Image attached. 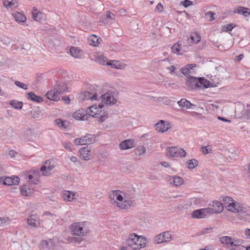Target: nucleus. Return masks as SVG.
<instances>
[{"mask_svg":"<svg viewBox=\"0 0 250 250\" xmlns=\"http://www.w3.org/2000/svg\"><path fill=\"white\" fill-rule=\"evenodd\" d=\"M134 194L131 191L113 190L110 195L112 204L121 209H127L132 206Z\"/></svg>","mask_w":250,"mask_h":250,"instance_id":"obj_1","label":"nucleus"},{"mask_svg":"<svg viewBox=\"0 0 250 250\" xmlns=\"http://www.w3.org/2000/svg\"><path fill=\"white\" fill-rule=\"evenodd\" d=\"M221 201L224 203L227 210L234 213H248L249 209L241 204L234 200L232 197L223 196L220 197Z\"/></svg>","mask_w":250,"mask_h":250,"instance_id":"obj_2","label":"nucleus"},{"mask_svg":"<svg viewBox=\"0 0 250 250\" xmlns=\"http://www.w3.org/2000/svg\"><path fill=\"white\" fill-rule=\"evenodd\" d=\"M125 242L126 246L131 250H140L146 247L147 239L143 235L131 232L127 236Z\"/></svg>","mask_w":250,"mask_h":250,"instance_id":"obj_3","label":"nucleus"},{"mask_svg":"<svg viewBox=\"0 0 250 250\" xmlns=\"http://www.w3.org/2000/svg\"><path fill=\"white\" fill-rule=\"evenodd\" d=\"M71 233L77 236H86L90 231L89 223L87 221L76 222L69 226Z\"/></svg>","mask_w":250,"mask_h":250,"instance_id":"obj_4","label":"nucleus"},{"mask_svg":"<svg viewBox=\"0 0 250 250\" xmlns=\"http://www.w3.org/2000/svg\"><path fill=\"white\" fill-rule=\"evenodd\" d=\"M220 242L225 245L229 250H244L243 245V241L229 236H224L220 238Z\"/></svg>","mask_w":250,"mask_h":250,"instance_id":"obj_5","label":"nucleus"},{"mask_svg":"<svg viewBox=\"0 0 250 250\" xmlns=\"http://www.w3.org/2000/svg\"><path fill=\"white\" fill-rule=\"evenodd\" d=\"M103 105L94 104L89 107L87 110L88 116L98 118L99 122L103 123L108 117L107 112L104 109Z\"/></svg>","mask_w":250,"mask_h":250,"instance_id":"obj_6","label":"nucleus"},{"mask_svg":"<svg viewBox=\"0 0 250 250\" xmlns=\"http://www.w3.org/2000/svg\"><path fill=\"white\" fill-rule=\"evenodd\" d=\"M102 103L107 105H113L118 102V93L115 91L108 90L101 95Z\"/></svg>","mask_w":250,"mask_h":250,"instance_id":"obj_7","label":"nucleus"},{"mask_svg":"<svg viewBox=\"0 0 250 250\" xmlns=\"http://www.w3.org/2000/svg\"><path fill=\"white\" fill-rule=\"evenodd\" d=\"M167 154L170 157H185L187 153L183 148L176 146L168 147L166 149Z\"/></svg>","mask_w":250,"mask_h":250,"instance_id":"obj_8","label":"nucleus"},{"mask_svg":"<svg viewBox=\"0 0 250 250\" xmlns=\"http://www.w3.org/2000/svg\"><path fill=\"white\" fill-rule=\"evenodd\" d=\"M154 127L158 132L163 133L171 128V124L169 121L161 120L154 125Z\"/></svg>","mask_w":250,"mask_h":250,"instance_id":"obj_9","label":"nucleus"},{"mask_svg":"<svg viewBox=\"0 0 250 250\" xmlns=\"http://www.w3.org/2000/svg\"><path fill=\"white\" fill-rule=\"evenodd\" d=\"M55 167L54 163L52 160H47L41 168L40 170L42 172V175L44 176H48L51 175L52 170Z\"/></svg>","mask_w":250,"mask_h":250,"instance_id":"obj_10","label":"nucleus"},{"mask_svg":"<svg viewBox=\"0 0 250 250\" xmlns=\"http://www.w3.org/2000/svg\"><path fill=\"white\" fill-rule=\"evenodd\" d=\"M173 240V237L169 231H165L156 235L154 238L156 244H162L168 242Z\"/></svg>","mask_w":250,"mask_h":250,"instance_id":"obj_11","label":"nucleus"},{"mask_svg":"<svg viewBox=\"0 0 250 250\" xmlns=\"http://www.w3.org/2000/svg\"><path fill=\"white\" fill-rule=\"evenodd\" d=\"M209 211H210V209H208V208L198 209L192 212L191 216L194 219L204 218L210 215Z\"/></svg>","mask_w":250,"mask_h":250,"instance_id":"obj_12","label":"nucleus"},{"mask_svg":"<svg viewBox=\"0 0 250 250\" xmlns=\"http://www.w3.org/2000/svg\"><path fill=\"white\" fill-rule=\"evenodd\" d=\"M61 196L63 201L68 202H73L77 199V193L72 191L63 190Z\"/></svg>","mask_w":250,"mask_h":250,"instance_id":"obj_13","label":"nucleus"},{"mask_svg":"<svg viewBox=\"0 0 250 250\" xmlns=\"http://www.w3.org/2000/svg\"><path fill=\"white\" fill-rule=\"evenodd\" d=\"M199 78L193 76H187L186 85L189 89H196L198 88Z\"/></svg>","mask_w":250,"mask_h":250,"instance_id":"obj_14","label":"nucleus"},{"mask_svg":"<svg viewBox=\"0 0 250 250\" xmlns=\"http://www.w3.org/2000/svg\"><path fill=\"white\" fill-rule=\"evenodd\" d=\"M224 203L222 204L221 202L215 201L212 202L211 208L208 207V209H210L209 212L210 215L214 213H220L224 210Z\"/></svg>","mask_w":250,"mask_h":250,"instance_id":"obj_15","label":"nucleus"},{"mask_svg":"<svg viewBox=\"0 0 250 250\" xmlns=\"http://www.w3.org/2000/svg\"><path fill=\"white\" fill-rule=\"evenodd\" d=\"M79 153L80 157L85 161H89L92 159L91 148L87 146L81 148Z\"/></svg>","mask_w":250,"mask_h":250,"instance_id":"obj_16","label":"nucleus"},{"mask_svg":"<svg viewBox=\"0 0 250 250\" xmlns=\"http://www.w3.org/2000/svg\"><path fill=\"white\" fill-rule=\"evenodd\" d=\"M167 179L169 184L174 187H180L184 183V180L182 177L176 175H168L167 176Z\"/></svg>","mask_w":250,"mask_h":250,"instance_id":"obj_17","label":"nucleus"},{"mask_svg":"<svg viewBox=\"0 0 250 250\" xmlns=\"http://www.w3.org/2000/svg\"><path fill=\"white\" fill-rule=\"evenodd\" d=\"M20 181L18 177H6L4 178L0 177V182H2L4 185H17L20 183Z\"/></svg>","mask_w":250,"mask_h":250,"instance_id":"obj_18","label":"nucleus"},{"mask_svg":"<svg viewBox=\"0 0 250 250\" xmlns=\"http://www.w3.org/2000/svg\"><path fill=\"white\" fill-rule=\"evenodd\" d=\"M107 65L111 66V67L117 69L124 70L127 66L126 64L118 60H110L107 63Z\"/></svg>","mask_w":250,"mask_h":250,"instance_id":"obj_19","label":"nucleus"},{"mask_svg":"<svg viewBox=\"0 0 250 250\" xmlns=\"http://www.w3.org/2000/svg\"><path fill=\"white\" fill-rule=\"evenodd\" d=\"M57 87H55L53 89H51L46 94V97L50 100L54 101H58L60 100V96L61 95L57 89Z\"/></svg>","mask_w":250,"mask_h":250,"instance_id":"obj_20","label":"nucleus"},{"mask_svg":"<svg viewBox=\"0 0 250 250\" xmlns=\"http://www.w3.org/2000/svg\"><path fill=\"white\" fill-rule=\"evenodd\" d=\"M32 16L34 20L40 22L45 19V15L36 7H33L32 12Z\"/></svg>","mask_w":250,"mask_h":250,"instance_id":"obj_21","label":"nucleus"},{"mask_svg":"<svg viewBox=\"0 0 250 250\" xmlns=\"http://www.w3.org/2000/svg\"><path fill=\"white\" fill-rule=\"evenodd\" d=\"M27 223L32 227L37 228L40 224L39 218L35 214H31L27 218Z\"/></svg>","mask_w":250,"mask_h":250,"instance_id":"obj_22","label":"nucleus"},{"mask_svg":"<svg viewBox=\"0 0 250 250\" xmlns=\"http://www.w3.org/2000/svg\"><path fill=\"white\" fill-rule=\"evenodd\" d=\"M40 172L38 170H33L27 175L28 182L33 184H38L39 182Z\"/></svg>","mask_w":250,"mask_h":250,"instance_id":"obj_23","label":"nucleus"},{"mask_svg":"<svg viewBox=\"0 0 250 250\" xmlns=\"http://www.w3.org/2000/svg\"><path fill=\"white\" fill-rule=\"evenodd\" d=\"M88 115L84 109H79L74 112L73 114V117L77 120H87Z\"/></svg>","mask_w":250,"mask_h":250,"instance_id":"obj_24","label":"nucleus"},{"mask_svg":"<svg viewBox=\"0 0 250 250\" xmlns=\"http://www.w3.org/2000/svg\"><path fill=\"white\" fill-rule=\"evenodd\" d=\"M134 146V140L133 139L125 140L119 144L121 150H125L133 148Z\"/></svg>","mask_w":250,"mask_h":250,"instance_id":"obj_25","label":"nucleus"},{"mask_svg":"<svg viewBox=\"0 0 250 250\" xmlns=\"http://www.w3.org/2000/svg\"><path fill=\"white\" fill-rule=\"evenodd\" d=\"M70 55L74 58H81L83 55V51L79 47L71 46L69 49Z\"/></svg>","mask_w":250,"mask_h":250,"instance_id":"obj_26","label":"nucleus"},{"mask_svg":"<svg viewBox=\"0 0 250 250\" xmlns=\"http://www.w3.org/2000/svg\"><path fill=\"white\" fill-rule=\"evenodd\" d=\"M199 86L198 88H206L210 87H215L217 86V84H213L212 83L208 81L207 80L202 78H199Z\"/></svg>","mask_w":250,"mask_h":250,"instance_id":"obj_27","label":"nucleus"},{"mask_svg":"<svg viewBox=\"0 0 250 250\" xmlns=\"http://www.w3.org/2000/svg\"><path fill=\"white\" fill-rule=\"evenodd\" d=\"M146 151V147L144 146H139L134 149V156L136 158L140 159L145 156Z\"/></svg>","mask_w":250,"mask_h":250,"instance_id":"obj_28","label":"nucleus"},{"mask_svg":"<svg viewBox=\"0 0 250 250\" xmlns=\"http://www.w3.org/2000/svg\"><path fill=\"white\" fill-rule=\"evenodd\" d=\"M88 43L90 45L94 46H98L102 42V39L95 35L89 36L88 39Z\"/></svg>","mask_w":250,"mask_h":250,"instance_id":"obj_29","label":"nucleus"},{"mask_svg":"<svg viewBox=\"0 0 250 250\" xmlns=\"http://www.w3.org/2000/svg\"><path fill=\"white\" fill-rule=\"evenodd\" d=\"M3 4L7 9H13L18 7L17 0H3Z\"/></svg>","mask_w":250,"mask_h":250,"instance_id":"obj_30","label":"nucleus"},{"mask_svg":"<svg viewBox=\"0 0 250 250\" xmlns=\"http://www.w3.org/2000/svg\"><path fill=\"white\" fill-rule=\"evenodd\" d=\"M20 191L22 195L24 196H30L33 193V189L25 185L21 188Z\"/></svg>","mask_w":250,"mask_h":250,"instance_id":"obj_31","label":"nucleus"},{"mask_svg":"<svg viewBox=\"0 0 250 250\" xmlns=\"http://www.w3.org/2000/svg\"><path fill=\"white\" fill-rule=\"evenodd\" d=\"M15 21L19 22H24L26 21V16L22 13L16 12L12 14Z\"/></svg>","mask_w":250,"mask_h":250,"instance_id":"obj_32","label":"nucleus"},{"mask_svg":"<svg viewBox=\"0 0 250 250\" xmlns=\"http://www.w3.org/2000/svg\"><path fill=\"white\" fill-rule=\"evenodd\" d=\"M234 12L241 14L245 17H248L250 15V9L247 7L239 6L235 9Z\"/></svg>","mask_w":250,"mask_h":250,"instance_id":"obj_33","label":"nucleus"},{"mask_svg":"<svg viewBox=\"0 0 250 250\" xmlns=\"http://www.w3.org/2000/svg\"><path fill=\"white\" fill-rule=\"evenodd\" d=\"M115 15L110 11H107L106 15L104 16H103L100 21L107 23L110 21H113L115 20Z\"/></svg>","mask_w":250,"mask_h":250,"instance_id":"obj_34","label":"nucleus"},{"mask_svg":"<svg viewBox=\"0 0 250 250\" xmlns=\"http://www.w3.org/2000/svg\"><path fill=\"white\" fill-rule=\"evenodd\" d=\"M55 125L61 129H65L69 126V123L66 120L57 119L54 120Z\"/></svg>","mask_w":250,"mask_h":250,"instance_id":"obj_35","label":"nucleus"},{"mask_svg":"<svg viewBox=\"0 0 250 250\" xmlns=\"http://www.w3.org/2000/svg\"><path fill=\"white\" fill-rule=\"evenodd\" d=\"M26 97L28 99L36 103H41L43 101L41 97L37 96L32 92L28 93Z\"/></svg>","mask_w":250,"mask_h":250,"instance_id":"obj_36","label":"nucleus"},{"mask_svg":"<svg viewBox=\"0 0 250 250\" xmlns=\"http://www.w3.org/2000/svg\"><path fill=\"white\" fill-rule=\"evenodd\" d=\"M181 43L180 42H178L175 43L171 48V51L173 53L177 55H182L183 53L181 52L182 49Z\"/></svg>","mask_w":250,"mask_h":250,"instance_id":"obj_37","label":"nucleus"},{"mask_svg":"<svg viewBox=\"0 0 250 250\" xmlns=\"http://www.w3.org/2000/svg\"><path fill=\"white\" fill-rule=\"evenodd\" d=\"M188 40L190 42L197 44L200 41L201 37L197 33H193L190 34V37Z\"/></svg>","mask_w":250,"mask_h":250,"instance_id":"obj_38","label":"nucleus"},{"mask_svg":"<svg viewBox=\"0 0 250 250\" xmlns=\"http://www.w3.org/2000/svg\"><path fill=\"white\" fill-rule=\"evenodd\" d=\"M55 87H57V89L60 95H62L66 92L68 89L67 85L63 83L57 84L55 85Z\"/></svg>","mask_w":250,"mask_h":250,"instance_id":"obj_39","label":"nucleus"},{"mask_svg":"<svg viewBox=\"0 0 250 250\" xmlns=\"http://www.w3.org/2000/svg\"><path fill=\"white\" fill-rule=\"evenodd\" d=\"M179 105L183 108L188 109L190 108L191 106H194V104L190 103L186 99H182L178 102Z\"/></svg>","mask_w":250,"mask_h":250,"instance_id":"obj_40","label":"nucleus"},{"mask_svg":"<svg viewBox=\"0 0 250 250\" xmlns=\"http://www.w3.org/2000/svg\"><path fill=\"white\" fill-rule=\"evenodd\" d=\"M194 66H195V65L193 64L187 65L185 67L182 68L181 71L182 74L187 77L190 76L189 74L191 73V70H192Z\"/></svg>","mask_w":250,"mask_h":250,"instance_id":"obj_41","label":"nucleus"},{"mask_svg":"<svg viewBox=\"0 0 250 250\" xmlns=\"http://www.w3.org/2000/svg\"><path fill=\"white\" fill-rule=\"evenodd\" d=\"M83 100H90L91 101L97 100L98 95L96 93L92 94L89 92H85L83 93Z\"/></svg>","mask_w":250,"mask_h":250,"instance_id":"obj_42","label":"nucleus"},{"mask_svg":"<svg viewBox=\"0 0 250 250\" xmlns=\"http://www.w3.org/2000/svg\"><path fill=\"white\" fill-rule=\"evenodd\" d=\"M187 167L189 169H192L198 165V162L196 159H191L186 163Z\"/></svg>","mask_w":250,"mask_h":250,"instance_id":"obj_43","label":"nucleus"},{"mask_svg":"<svg viewBox=\"0 0 250 250\" xmlns=\"http://www.w3.org/2000/svg\"><path fill=\"white\" fill-rule=\"evenodd\" d=\"M95 61L98 63L102 65H107V63L109 62L107 58L103 55L97 56L95 58Z\"/></svg>","mask_w":250,"mask_h":250,"instance_id":"obj_44","label":"nucleus"},{"mask_svg":"<svg viewBox=\"0 0 250 250\" xmlns=\"http://www.w3.org/2000/svg\"><path fill=\"white\" fill-rule=\"evenodd\" d=\"M10 104L15 109H21L23 106L22 102H19L16 100H12L10 102Z\"/></svg>","mask_w":250,"mask_h":250,"instance_id":"obj_45","label":"nucleus"},{"mask_svg":"<svg viewBox=\"0 0 250 250\" xmlns=\"http://www.w3.org/2000/svg\"><path fill=\"white\" fill-rule=\"evenodd\" d=\"M86 145L94 143L96 141V136L91 134H87L84 136Z\"/></svg>","mask_w":250,"mask_h":250,"instance_id":"obj_46","label":"nucleus"},{"mask_svg":"<svg viewBox=\"0 0 250 250\" xmlns=\"http://www.w3.org/2000/svg\"><path fill=\"white\" fill-rule=\"evenodd\" d=\"M235 27V25L232 23L226 24L222 26L221 31L223 32L230 31Z\"/></svg>","mask_w":250,"mask_h":250,"instance_id":"obj_47","label":"nucleus"},{"mask_svg":"<svg viewBox=\"0 0 250 250\" xmlns=\"http://www.w3.org/2000/svg\"><path fill=\"white\" fill-rule=\"evenodd\" d=\"M74 143L76 145H85L86 142L85 141L84 137L83 136L81 138H76L74 140Z\"/></svg>","mask_w":250,"mask_h":250,"instance_id":"obj_48","label":"nucleus"},{"mask_svg":"<svg viewBox=\"0 0 250 250\" xmlns=\"http://www.w3.org/2000/svg\"><path fill=\"white\" fill-rule=\"evenodd\" d=\"M215 13L212 12H208L206 13L205 18L208 21H211L214 20Z\"/></svg>","mask_w":250,"mask_h":250,"instance_id":"obj_49","label":"nucleus"},{"mask_svg":"<svg viewBox=\"0 0 250 250\" xmlns=\"http://www.w3.org/2000/svg\"><path fill=\"white\" fill-rule=\"evenodd\" d=\"M10 219L8 217H0V226L9 224L10 222Z\"/></svg>","mask_w":250,"mask_h":250,"instance_id":"obj_50","label":"nucleus"},{"mask_svg":"<svg viewBox=\"0 0 250 250\" xmlns=\"http://www.w3.org/2000/svg\"><path fill=\"white\" fill-rule=\"evenodd\" d=\"M219 103H220V102L218 101L215 102L214 103L209 104L208 105V108L210 109H211L213 111L217 110L219 107Z\"/></svg>","mask_w":250,"mask_h":250,"instance_id":"obj_51","label":"nucleus"},{"mask_svg":"<svg viewBox=\"0 0 250 250\" xmlns=\"http://www.w3.org/2000/svg\"><path fill=\"white\" fill-rule=\"evenodd\" d=\"M15 84L18 87L23 89L26 90L28 89V85L26 84L21 83V82L16 81L15 82Z\"/></svg>","mask_w":250,"mask_h":250,"instance_id":"obj_52","label":"nucleus"},{"mask_svg":"<svg viewBox=\"0 0 250 250\" xmlns=\"http://www.w3.org/2000/svg\"><path fill=\"white\" fill-rule=\"evenodd\" d=\"M41 248L43 249H49V242L46 240H42L41 243Z\"/></svg>","mask_w":250,"mask_h":250,"instance_id":"obj_53","label":"nucleus"},{"mask_svg":"<svg viewBox=\"0 0 250 250\" xmlns=\"http://www.w3.org/2000/svg\"><path fill=\"white\" fill-rule=\"evenodd\" d=\"M164 9L163 5L161 3H159L155 8V12L160 13Z\"/></svg>","mask_w":250,"mask_h":250,"instance_id":"obj_54","label":"nucleus"},{"mask_svg":"<svg viewBox=\"0 0 250 250\" xmlns=\"http://www.w3.org/2000/svg\"><path fill=\"white\" fill-rule=\"evenodd\" d=\"M31 115L34 119L38 118L40 117V113L38 110H34L31 111Z\"/></svg>","mask_w":250,"mask_h":250,"instance_id":"obj_55","label":"nucleus"},{"mask_svg":"<svg viewBox=\"0 0 250 250\" xmlns=\"http://www.w3.org/2000/svg\"><path fill=\"white\" fill-rule=\"evenodd\" d=\"M64 147L69 151H71L72 149L71 146V144L69 142H64L63 144Z\"/></svg>","mask_w":250,"mask_h":250,"instance_id":"obj_56","label":"nucleus"},{"mask_svg":"<svg viewBox=\"0 0 250 250\" xmlns=\"http://www.w3.org/2000/svg\"><path fill=\"white\" fill-rule=\"evenodd\" d=\"M202 151L204 154H207L210 152L211 149L208 148V146H204L202 148Z\"/></svg>","mask_w":250,"mask_h":250,"instance_id":"obj_57","label":"nucleus"},{"mask_svg":"<svg viewBox=\"0 0 250 250\" xmlns=\"http://www.w3.org/2000/svg\"><path fill=\"white\" fill-rule=\"evenodd\" d=\"M182 4L184 7H187L190 5H192V2L188 0H185L182 2Z\"/></svg>","mask_w":250,"mask_h":250,"instance_id":"obj_58","label":"nucleus"},{"mask_svg":"<svg viewBox=\"0 0 250 250\" xmlns=\"http://www.w3.org/2000/svg\"><path fill=\"white\" fill-rule=\"evenodd\" d=\"M17 154V152L14 150H11L8 152V155L11 158H14Z\"/></svg>","mask_w":250,"mask_h":250,"instance_id":"obj_59","label":"nucleus"},{"mask_svg":"<svg viewBox=\"0 0 250 250\" xmlns=\"http://www.w3.org/2000/svg\"><path fill=\"white\" fill-rule=\"evenodd\" d=\"M190 115L191 116H193L195 117L196 118H198L199 119H201V118H203V116L201 115V114L198 113L196 112H191L190 113Z\"/></svg>","mask_w":250,"mask_h":250,"instance_id":"obj_60","label":"nucleus"},{"mask_svg":"<svg viewBox=\"0 0 250 250\" xmlns=\"http://www.w3.org/2000/svg\"><path fill=\"white\" fill-rule=\"evenodd\" d=\"M244 234L247 239H250V229H246L244 231Z\"/></svg>","mask_w":250,"mask_h":250,"instance_id":"obj_61","label":"nucleus"},{"mask_svg":"<svg viewBox=\"0 0 250 250\" xmlns=\"http://www.w3.org/2000/svg\"><path fill=\"white\" fill-rule=\"evenodd\" d=\"M167 69L168 70L170 73H172L174 72L175 67L173 65H170L167 67Z\"/></svg>","mask_w":250,"mask_h":250,"instance_id":"obj_62","label":"nucleus"},{"mask_svg":"<svg viewBox=\"0 0 250 250\" xmlns=\"http://www.w3.org/2000/svg\"><path fill=\"white\" fill-rule=\"evenodd\" d=\"M62 100L65 102L66 104H69L70 100L69 97L64 96L62 97Z\"/></svg>","mask_w":250,"mask_h":250,"instance_id":"obj_63","label":"nucleus"},{"mask_svg":"<svg viewBox=\"0 0 250 250\" xmlns=\"http://www.w3.org/2000/svg\"><path fill=\"white\" fill-rule=\"evenodd\" d=\"M161 165L164 167H170V166L169 164L166 162H164L161 163Z\"/></svg>","mask_w":250,"mask_h":250,"instance_id":"obj_64","label":"nucleus"}]
</instances>
